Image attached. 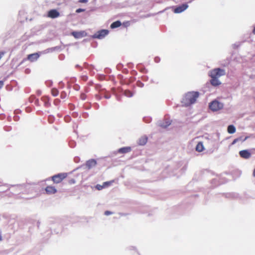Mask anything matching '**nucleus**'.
I'll use <instances>...</instances> for the list:
<instances>
[{
    "label": "nucleus",
    "instance_id": "obj_1",
    "mask_svg": "<svg viewBox=\"0 0 255 255\" xmlns=\"http://www.w3.org/2000/svg\"><path fill=\"white\" fill-rule=\"evenodd\" d=\"M199 96V93L198 92L192 91L186 93L181 101L182 106H190L196 102Z\"/></svg>",
    "mask_w": 255,
    "mask_h": 255
},
{
    "label": "nucleus",
    "instance_id": "obj_2",
    "mask_svg": "<svg viewBox=\"0 0 255 255\" xmlns=\"http://www.w3.org/2000/svg\"><path fill=\"white\" fill-rule=\"evenodd\" d=\"M225 75V71L221 68H215L210 71L209 76L211 78H219Z\"/></svg>",
    "mask_w": 255,
    "mask_h": 255
},
{
    "label": "nucleus",
    "instance_id": "obj_3",
    "mask_svg": "<svg viewBox=\"0 0 255 255\" xmlns=\"http://www.w3.org/2000/svg\"><path fill=\"white\" fill-rule=\"evenodd\" d=\"M67 173H61L56 174L51 177L52 180L54 183L58 184L61 182L65 178L67 177Z\"/></svg>",
    "mask_w": 255,
    "mask_h": 255
},
{
    "label": "nucleus",
    "instance_id": "obj_4",
    "mask_svg": "<svg viewBox=\"0 0 255 255\" xmlns=\"http://www.w3.org/2000/svg\"><path fill=\"white\" fill-rule=\"evenodd\" d=\"M223 104L216 100L212 101L209 105L210 109L213 111H217L223 108Z\"/></svg>",
    "mask_w": 255,
    "mask_h": 255
},
{
    "label": "nucleus",
    "instance_id": "obj_5",
    "mask_svg": "<svg viewBox=\"0 0 255 255\" xmlns=\"http://www.w3.org/2000/svg\"><path fill=\"white\" fill-rule=\"evenodd\" d=\"M109 33V31L108 30L103 29L98 32H97L94 35V37L101 39L104 38L106 35H107Z\"/></svg>",
    "mask_w": 255,
    "mask_h": 255
},
{
    "label": "nucleus",
    "instance_id": "obj_6",
    "mask_svg": "<svg viewBox=\"0 0 255 255\" xmlns=\"http://www.w3.org/2000/svg\"><path fill=\"white\" fill-rule=\"evenodd\" d=\"M188 7V5L187 3H184L175 8L173 11L176 13H181L186 9Z\"/></svg>",
    "mask_w": 255,
    "mask_h": 255
},
{
    "label": "nucleus",
    "instance_id": "obj_7",
    "mask_svg": "<svg viewBox=\"0 0 255 255\" xmlns=\"http://www.w3.org/2000/svg\"><path fill=\"white\" fill-rule=\"evenodd\" d=\"M60 15L59 12L55 9L49 10L48 12L47 16L51 18H55L59 17Z\"/></svg>",
    "mask_w": 255,
    "mask_h": 255
},
{
    "label": "nucleus",
    "instance_id": "obj_8",
    "mask_svg": "<svg viewBox=\"0 0 255 255\" xmlns=\"http://www.w3.org/2000/svg\"><path fill=\"white\" fill-rule=\"evenodd\" d=\"M240 156L244 159H249L251 156V153L248 150H243L239 152Z\"/></svg>",
    "mask_w": 255,
    "mask_h": 255
},
{
    "label": "nucleus",
    "instance_id": "obj_9",
    "mask_svg": "<svg viewBox=\"0 0 255 255\" xmlns=\"http://www.w3.org/2000/svg\"><path fill=\"white\" fill-rule=\"evenodd\" d=\"M46 193L48 195L54 194L57 192V189L54 186H47L45 188Z\"/></svg>",
    "mask_w": 255,
    "mask_h": 255
},
{
    "label": "nucleus",
    "instance_id": "obj_10",
    "mask_svg": "<svg viewBox=\"0 0 255 255\" xmlns=\"http://www.w3.org/2000/svg\"><path fill=\"white\" fill-rule=\"evenodd\" d=\"M97 164L96 160L92 159L87 161L86 163V167L88 169H90L95 167Z\"/></svg>",
    "mask_w": 255,
    "mask_h": 255
},
{
    "label": "nucleus",
    "instance_id": "obj_11",
    "mask_svg": "<svg viewBox=\"0 0 255 255\" xmlns=\"http://www.w3.org/2000/svg\"><path fill=\"white\" fill-rule=\"evenodd\" d=\"M39 57V55L37 53H35L31 54H29L27 56V59L30 62L35 61L38 59Z\"/></svg>",
    "mask_w": 255,
    "mask_h": 255
},
{
    "label": "nucleus",
    "instance_id": "obj_12",
    "mask_svg": "<svg viewBox=\"0 0 255 255\" xmlns=\"http://www.w3.org/2000/svg\"><path fill=\"white\" fill-rule=\"evenodd\" d=\"M219 78H211V79L210 80V83L212 85L214 86H217L220 85L221 83L218 79Z\"/></svg>",
    "mask_w": 255,
    "mask_h": 255
},
{
    "label": "nucleus",
    "instance_id": "obj_13",
    "mask_svg": "<svg viewBox=\"0 0 255 255\" xmlns=\"http://www.w3.org/2000/svg\"><path fill=\"white\" fill-rule=\"evenodd\" d=\"M131 149L130 147H124L120 148L118 150V152L120 153H126L129 152L131 151Z\"/></svg>",
    "mask_w": 255,
    "mask_h": 255
},
{
    "label": "nucleus",
    "instance_id": "obj_14",
    "mask_svg": "<svg viewBox=\"0 0 255 255\" xmlns=\"http://www.w3.org/2000/svg\"><path fill=\"white\" fill-rule=\"evenodd\" d=\"M84 32H77L73 31L71 34L76 38H79L82 37L84 36Z\"/></svg>",
    "mask_w": 255,
    "mask_h": 255
},
{
    "label": "nucleus",
    "instance_id": "obj_15",
    "mask_svg": "<svg viewBox=\"0 0 255 255\" xmlns=\"http://www.w3.org/2000/svg\"><path fill=\"white\" fill-rule=\"evenodd\" d=\"M147 141V137L146 136H141L138 140V144L140 145H145Z\"/></svg>",
    "mask_w": 255,
    "mask_h": 255
},
{
    "label": "nucleus",
    "instance_id": "obj_16",
    "mask_svg": "<svg viewBox=\"0 0 255 255\" xmlns=\"http://www.w3.org/2000/svg\"><path fill=\"white\" fill-rule=\"evenodd\" d=\"M204 149V147L203 146V142L201 141L199 142L196 146V150L198 152H200L203 151Z\"/></svg>",
    "mask_w": 255,
    "mask_h": 255
},
{
    "label": "nucleus",
    "instance_id": "obj_17",
    "mask_svg": "<svg viewBox=\"0 0 255 255\" xmlns=\"http://www.w3.org/2000/svg\"><path fill=\"white\" fill-rule=\"evenodd\" d=\"M249 138V136H246L245 138H243V137H239L237 138H235L232 142V144H234L238 141H244L247 140Z\"/></svg>",
    "mask_w": 255,
    "mask_h": 255
},
{
    "label": "nucleus",
    "instance_id": "obj_18",
    "mask_svg": "<svg viewBox=\"0 0 255 255\" xmlns=\"http://www.w3.org/2000/svg\"><path fill=\"white\" fill-rule=\"evenodd\" d=\"M227 131L228 133L233 134L236 132V128L233 125H230L228 127Z\"/></svg>",
    "mask_w": 255,
    "mask_h": 255
},
{
    "label": "nucleus",
    "instance_id": "obj_19",
    "mask_svg": "<svg viewBox=\"0 0 255 255\" xmlns=\"http://www.w3.org/2000/svg\"><path fill=\"white\" fill-rule=\"evenodd\" d=\"M122 23L121 22L118 20L116 21H115L113 22L111 25V28H115L120 27Z\"/></svg>",
    "mask_w": 255,
    "mask_h": 255
},
{
    "label": "nucleus",
    "instance_id": "obj_20",
    "mask_svg": "<svg viewBox=\"0 0 255 255\" xmlns=\"http://www.w3.org/2000/svg\"><path fill=\"white\" fill-rule=\"evenodd\" d=\"M51 92V94L54 97L58 96L59 94V91L56 88H52Z\"/></svg>",
    "mask_w": 255,
    "mask_h": 255
},
{
    "label": "nucleus",
    "instance_id": "obj_21",
    "mask_svg": "<svg viewBox=\"0 0 255 255\" xmlns=\"http://www.w3.org/2000/svg\"><path fill=\"white\" fill-rule=\"evenodd\" d=\"M124 95L128 97H131L133 96V93L129 90H125Z\"/></svg>",
    "mask_w": 255,
    "mask_h": 255
},
{
    "label": "nucleus",
    "instance_id": "obj_22",
    "mask_svg": "<svg viewBox=\"0 0 255 255\" xmlns=\"http://www.w3.org/2000/svg\"><path fill=\"white\" fill-rule=\"evenodd\" d=\"M41 100L44 102L45 106H47L49 105V99L47 97H42L41 98Z\"/></svg>",
    "mask_w": 255,
    "mask_h": 255
},
{
    "label": "nucleus",
    "instance_id": "obj_23",
    "mask_svg": "<svg viewBox=\"0 0 255 255\" xmlns=\"http://www.w3.org/2000/svg\"><path fill=\"white\" fill-rule=\"evenodd\" d=\"M171 124V122L169 121H166L165 124L164 123L161 124L160 126L163 128H166Z\"/></svg>",
    "mask_w": 255,
    "mask_h": 255
},
{
    "label": "nucleus",
    "instance_id": "obj_24",
    "mask_svg": "<svg viewBox=\"0 0 255 255\" xmlns=\"http://www.w3.org/2000/svg\"><path fill=\"white\" fill-rule=\"evenodd\" d=\"M114 182V181H107L103 183V185L105 187H108L110 186Z\"/></svg>",
    "mask_w": 255,
    "mask_h": 255
},
{
    "label": "nucleus",
    "instance_id": "obj_25",
    "mask_svg": "<svg viewBox=\"0 0 255 255\" xmlns=\"http://www.w3.org/2000/svg\"><path fill=\"white\" fill-rule=\"evenodd\" d=\"M67 97L66 93L63 91L60 94V97L61 99H65Z\"/></svg>",
    "mask_w": 255,
    "mask_h": 255
},
{
    "label": "nucleus",
    "instance_id": "obj_26",
    "mask_svg": "<svg viewBox=\"0 0 255 255\" xmlns=\"http://www.w3.org/2000/svg\"><path fill=\"white\" fill-rule=\"evenodd\" d=\"M96 188L97 189H98V190H102V189H103L104 188H105L104 185L103 184L102 185H99V184H98L96 185Z\"/></svg>",
    "mask_w": 255,
    "mask_h": 255
},
{
    "label": "nucleus",
    "instance_id": "obj_27",
    "mask_svg": "<svg viewBox=\"0 0 255 255\" xmlns=\"http://www.w3.org/2000/svg\"><path fill=\"white\" fill-rule=\"evenodd\" d=\"M87 98V96L85 93H81L80 95V98L82 100H85Z\"/></svg>",
    "mask_w": 255,
    "mask_h": 255
},
{
    "label": "nucleus",
    "instance_id": "obj_28",
    "mask_svg": "<svg viewBox=\"0 0 255 255\" xmlns=\"http://www.w3.org/2000/svg\"><path fill=\"white\" fill-rule=\"evenodd\" d=\"M75 183V180L74 179H71L68 180V183L70 184H73Z\"/></svg>",
    "mask_w": 255,
    "mask_h": 255
},
{
    "label": "nucleus",
    "instance_id": "obj_29",
    "mask_svg": "<svg viewBox=\"0 0 255 255\" xmlns=\"http://www.w3.org/2000/svg\"><path fill=\"white\" fill-rule=\"evenodd\" d=\"M85 10V9H83V8H78L76 10V12L77 13H80V12H83Z\"/></svg>",
    "mask_w": 255,
    "mask_h": 255
},
{
    "label": "nucleus",
    "instance_id": "obj_30",
    "mask_svg": "<svg viewBox=\"0 0 255 255\" xmlns=\"http://www.w3.org/2000/svg\"><path fill=\"white\" fill-rule=\"evenodd\" d=\"M112 214V212L109 211H106L105 212V215H106V216H108V215H110L111 214Z\"/></svg>",
    "mask_w": 255,
    "mask_h": 255
},
{
    "label": "nucleus",
    "instance_id": "obj_31",
    "mask_svg": "<svg viewBox=\"0 0 255 255\" xmlns=\"http://www.w3.org/2000/svg\"><path fill=\"white\" fill-rule=\"evenodd\" d=\"M5 52L3 51L0 52V60L1 59V58L4 55Z\"/></svg>",
    "mask_w": 255,
    "mask_h": 255
},
{
    "label": "nucleus",
    "instance_id": "obj_32",
    "mask_svg": "<svg viewBox=\"0 0 255 255\" xmlns=\"http://www.w3.org/2000/svg\"><path fill=\"white\" fill-rule=\"evenodd\" d=\"M88 0H79V2L80 3H86L87 2Z\"/></svg>",
    "mask_w": 255,
    "mask_h": 255
},
{
    "label": "nucleus",
    "instance_id": "obj_33",
    "mask_svg": "<svg viewBox=\"0 0 255 255\" xmlns=\"http://www.w3.org/2000/svg\"><path fill=\"white\" fill-rule=\"evenodd\" d=\"M3 86V82L2 81H0V89H1Z\"/></svg>",
    "mask_w": 255,
    "mask_h": 255
},
{
    "label": "nucleus",
    "instance_id": "obj_34",
    "mask_svg": "<svg viewBox=\"0 0 255 255\" xmlns=\"http://www.w3.org/2000/svg\"><path fill=\"white\" fill-rule=\"evenodd\" d=\"M41 93H42V92H41V91L40 90H37V91H36V93H37V94L38 95H39V96H40V95H41Z\"/></svg>",
    "mask_w": 255,
    "mask_h": 255
},
{
    "label": "nucleus",
    "instance_id": "obj_35",
    "mask_svg": "<svg viewBox=\"0 0 255 255\" xmlns=\"http://www.w3.org/2000/svg\"><path fill=\"white\" fill-rule=\"evenodd\" d=\"M105 98L106 99H109V98H110V96L106 95L105 96Z\"/></svg>",
    "mask_w": 255,
    "mask_h": 255
},
{
    "label": "nucleus",
    "instance_id": "obj_36",
    "mask_svg": "<svg viewBox=\"0 0 255 255\" xmlns=\"http://www.w3.org/2000/svg\"><path fill=\"white\" fill-rule=\"evenodd\" d=\"M253 33L255 34V27H254L253 30Z\"/></svg>",
    "mask_w": 255,
    "mask_h": 255
},
{
    "label": "nucleus",
    "instance_id": "obj_37",
    "mask_svg": "<svg viewBox=\"0 0 255 255\" xmlns=\"http://www.w3.org/2000/svg\"><path fill=\"white\" fill-rule=\"evenodd\" d=\"M2 241V237L0 235V241Z\"/></svg>",
    "mask_w": 255,
    "mask_h": 255
},
{
    "label": "nucleus",
    "instance_id": "obj_38",
    "mask_svg": "<svg viewBox=\"0 0 255 255\" xmlns=\"http://www.w3.org/2000/svg\"><path fill=\"white\" fill-rule=\"evenodd\" d=\"M141 85H143L142 83H141V84H140V87H142Z\"/></svg>",
    "mask_w": 255,
    "mask_h": 255
},
{
    "label": "nucleus",
    "instance_id": "obj_39",
    "mask_svg": "<svg viewBox=\"0 0 255 255\" xmlns=\"http://www.w3.org/2000/svg\"><path fill=\"white\" fill-rule=\"evenodd\" d=\"M141 85H143L142 83H141V84H140V87H142Z\"/></svg>",
    "mask_w": 255,
    "mask_h": 255
},
{
    "label": "nucleus",
    "instance_id": "obj_40",
    "mask_svg": "<svg viewBox=\"0 0 255 255\" xmlns=\"http://www.w3.org/2000/svg\"><path fill=\"white\" fill-rule=\"evenodd\" d=\"M141 85H143L142 83H141V84H140V87H142Z\"/></svg>",
    "mask_w": 255,
    "mask_h": 255
}]
</instances>
